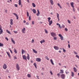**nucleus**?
Listing matches in <instances>:
<instances>
[{
  "label": "nucleus",
  "mask_w": 79,
  "mask_h": 79,
  "mask_svg": "<svg viewBox=\"0 0 79 79\" xmlns=\"http://www.w3.org/2000/svg\"><path fill=\"white\" fill-rule=\"evenodd\" d=\"M51 35H52V37H55V36H56V33L53 32H52L51 33Z\"/></svg>",
  "instance_id": "f257e3e1"
},
{
  "label": "nucleus",
  "mask_w": 79,
  "mask_h": 79,
  "mask_svg": "<svg viewBox=\"0 0 79 79\" xmlns=\"http://www.w3.org/2000/svg\"><path fill=\"white\" fill-rule=\"evenodd\" d=\"M61 78L62 79H65V77H66V76H65V75L64 74H62L61 75Z\"/></svg>",
  "instance_id": "f03ea898"
},
{
  "label": "nucleus",
  "mask_w": 79,
  "mask_h": 79,
  "mask_svg": "<svg viewBox=\"0 0 79 79\" xmlns=\"http://www.w3.org/2000/svg\"><path fill=\"white\" fill-rule=\"evenodd\" d=\"M16 68H17L18 71L19 70V64H17L16 65Z\"/></svg>",
  "instance_id": "7ed1b4c3"
},
{
  "label": "nucleus",
  "mask_w": 79,
  "mask_h": 79,
  "mask_svg": "<svg viewBox=\"0 0 79 79\" xmlns=\"http://www.w3.org/2000/svg\"><path fill=\"white\" fill-rule=\"evenodd\" d=\"M3 69H6V68H7V66H6V64H4L3 65Z\"/></svg>",
  "instance_id": "20e7f679"
},
{
  "label": "nucleus",
  "mask_w": 79,
  "mask_h": 79,
  "mask_svg": "<svg viewBox=\"0 0 79 79\" xmlns=\"http://www.w3.org/2000/svg\"><path fill=\"white\" fill-rule=\"evenodd\" d=\"M25 31H26V28L25 27H24L23 29H22V31L23 33L25 34Z\"/></svg>",
  "instance_id": "39448f33"
},
{
  "label": "nucleus",
  "mask_w": 79,
  "mask_h": 79,
  "mask_svg": "<svg viewBox=\"0 0 79 79\" xmlns=\"http://www.w3.org/2000/svg\"><path fill=\"white\" fill-rule=\"evenodd\" d=\"M36 61L38 62H40L41 61V59L40 58H37L36 59Z\"/></svg>",
  "instance_id": "423d86ee"
},
{
  "label": "nucleus",
  "mask_w": 79,
  "mask_h": 79,
  "mask_svg": "<svg viewBox=\"0 0 79 79\" xmlns=\"http://www.w3.org/2000/svg\"><path fill=\"white\" fill-rule=\"evenodd\" d=\"M54 48L56 50H59V48L58 46H54Z\"/></svg>",
  "instance_id": "0eeeda50"
},
{
  "label": "nucleus",
  "mask_w": 79,
  "mask_h": 79,
  "mask_svg": "<svg viewBox=\"0 0 79 79\" xmlns=\"http://www.w3.org/2000/svg\"><path fill=\"white\" fill-rule=\"evenodd\" d=\"M23 60H25L26 61H27V59H26V56H25V55H23Z\"/></svg>",
  "instance_id": "6e6552de"
},
{
  "label": "nucleus",
  "mask_w": 79,
  "mask_h": 79,
  "mask_svg": "<svg viewBox=\"0 0 79 79\" xmlns=\"http://www.w3.org/2000/svg\"><path fill=\"white\" fill-rule=\"evenodd\" d=\"M37 13L36 14V16H39V15H40V12H39V10L38 9L37 10Z\"/></svg>",
  "instance_id": "1a4fd4ad"
},
{
  "label": "nucleus",
  "mask_w": 79,
  "mask_h": 79,
  "mask_svg": "<svg viewBox=\"0 0 79 79\" xmlns=\"http://www.w3.org/2000/svg\"><path fill=\"white\" fill-rule=\"evenodd\" d=\"M6 53H7V55H8V56H9V58H11V56H10V54L9 52H6Z\"/></svg>",
  "instance_id": "9d476101"
},
{
  "label": "nucleus",
  "mask_w": 79,
  "mask_h": 79,
  "mask_svg": "<svg viewBox=\"0 0 79 79\" xmlns=\"http://www.w3.org/2000/svg\"><path fill=\"white\" fill-rule=\"evenodd\" d=\"M60 72H59L60 74H63V73H64L63 70L61 69L60 70Z\"/></svg>",
  "instance_id": "9b49d317"
},
{
  "label": "nucleus",
  "mask_w": 79,
  "mask_h": 79,
  "mask_svg": "<svg viewBox=\"0 0 79 79\" xmlns=\"http://www.w3.org/2000/svg\"><path fill=\"white\" fill-rule=\"evenodd\" d=\"M56 16L58 19V21H60V19H59V14L58 13H56Z\"/></svg>",
  "instance_id": "f8f14e48"
},
{
  "label": "nucleus",
  "mask_w": 79,
  "mask_h": 79,
  "mask_svg": "<svg viewBox=\"0 0 79 79\" xmlns=\"http://www.w3.org/2000/svg\"><path fill=\"white\" fill-rule=\"evenodd\" d=\"M70 5L72 8H74V3L73 2L70 3Z\"/></svg>",
  "instance_id": "ddd939ff"
},
{
  "label": "nucleus",
  "mask_w": 79,
  "mask_h": 79,
  "mask_svg": "<svg viewBox=\"0 0 79 79\" xmlns=\"http://www.w3.org/2000/svg\"><path fill=\"white\" fill-rule=\"evenodd\" d=\"M27 58L28 60H30V57L29 56V54H27Z\"/></svg>",
  "instance_id": "4468645a"
},
{
  "label": "nucleus",
  "mask_w": 79,
  "mask_h": 79,
  "mask_svg": "<svg viewBox=\"0 0 79 79\" xmlns=\"http://www.w3.org/2000/svg\"><path fill=\"white\" fill-rule=\"evenodd\" d=\"M10 24L11 25H13V19H10Z\"/></svg>",
  "instance_id": "2eb2a0df"
},
{
  "label": "nucleus",
  "mask_w": 79,
  "mask_h": 79,
  "mask_svg": "<svg viewBox=\"0 0 79 79\" xmlns=\"http://www.w3.org/2000/svg\"><path fill=\"white\" fill-rule=\"evenodd\" d=\"M49 22V26H51V24L53 23V22H52V20H51L50 21H49L48 22Z\"/></svg>",
  "instance_id": "dca6fc26"
},
{
  "label": "nucleus",
  "mask_w": 79,
  "mask_h": 79,
  "mask_svg": "<svg viewBox=\"0 0 79 79\" xmlns=\"http://www.w3.org/2000/svg\"><path fill=\"white\" fill-rule=\"evenodd\" d=\"M50 61L51 63L52 64V65H54V63H53V60H52V59H51L50 60Z\"/></svg>",
  "instance_id": "f3484780"
},
{
  "label": "nucleus",
  "mask_w": 79,
  "mask_h": 79,
  "mask_svg": "<svg viewBox=\"0 0 79 79\" xmlns=\"http://www.w3.org/2000/svg\"><path fill=\"white\" fill-rule=\"evenodd\" d=\"M50 2L52 5H53V0H50Z\"/></svg>",
  "instance_id": "a211bd4d"
},
{
  "label": "nucleus",
  "mask_w": 79,
  "mask_h": 79,
  "mask_svg": "<svg viewBox=\"0 0 79 79\" xmlns=\"http://www.w3.org/2000/svg\"><path fill=\"white\" fill-rule=\"evenodd\" d=\"M40 42L41 44H42V43H44L45 42V40H43L40 41Z\"/></svg>",
  "instance_id": "6ab92c4d"
},
{
  "label": "nucleus",
  "mask_w": 79,
  "mask_h": 79,
  "mask_svg": "<svg viewBox=\"0 0 79 79\" xmlns=\"http://www.w3.org/2000/svg\"><path fill=\"white\" fill-rule=\"evenodd\" d=\"M11 40L12 43H13V44H15V41H14V40H13V38H11Z\"/></svg>",
  "instance_id": "aec40b11"
},
{
  "label": "nucleus",
  "mask_w": 79,
  "mask_h": 79,
  "mask_svg": "<svg viewBox=\"0 0 79 79\" xmlns=\"http://www.w3.org/2000/svg\"><path fill=\"white\" fill-rule=\"evenodd\" d=\"M73 69L74 72H75V73H76V72H77V69H76V67H74Z\"/></svg>",
  "instance_id": "412c9836"
},
{
  "label": "nucleus",
  "mask_w": 79,
  "mask_h": 79,
  "mask_svg": "<svg viewBox=\"0 0 79 79\" xmlns=\"http://www.w3.org/2000/svg\"><path fill=\"white\" fill-rule=\"evenodd\" d=\"M19 5H21V0H19Z\"/></svg>",
  "instance_id": "4be33fe9"
},
{
  "label": "nucleus",
  "mask_w": 79,
  "mask_h": 79,
  "mask_svg": "<svg viewBox=\"0 0 79 79\" xmlns=\"http://www.w3.org/2000/svg\"><path fill=\"white\" fill-rule=\"evenodd\" d=\"M0 35H1L2 34H3V30H0Z\"/></svg>",
  "instance_id": "5701e85b"
},
{
  "label": "nucleus",
  "mask_w": 79,
  "mask_h": 79,
  "mask_svg": "<svg viewBox=\"0 0 79 79\" xmlns=\"http://www.w3.org/2000/svg\"><path fill=\"white\" fill-rule=\"evenodd\" d=\"M56 24L57 26H59V27H60V28H61V26L60 25V24L58 23H57Z\"/></svg>",
  "instance_id": "b1692460"
},
{
  "label": "nucleus",
  "mask_w": 79,
  "mask_h": 79,
  "mask_svg": "<svg viewBox=\"0 0 79 79\" xmlns=\"http://www.w3.org/2000/svg\"><path fill=\"white\" fill-rule=\"evenodd\" d=\"M33 12L34 13H35V14L36 13V10H35V9H33Z\"/></svg>",
  "instance_id": "393cba45"
},
{
  "label": "nucleus",
  "mask_w": 79,
  "mask_h": 79,
  "mask_svg": "<svg viewBox=\"0 0 79 79\" xmlns=\"http://www.w3.org/2000/svg\"><path fill=\"white\" fill-rule=\"evenodd\" d=\"M6 32H7V33H8L9 34H11V32H10V31H8V30H6Z\"/></svg>",
  "instance_id": "a878e982"
},
{
  "label": "nucleus",
  "mask_w": 79,
  "mask_h": 79,
  "mask_svg": "<svg viewBox=\"0 0 79 79\" xmlns=\"http://www.w3.org/2000/svg\"><path fill=\"white\" fill-rule=\"evenodd\" d=\"M74 73L73 72H71V76L72 77H74Z\"/></svg>",
  "instance_id": "bb28decb"
},
{
  "label": "nucleus",
  "mask_w": 79,
  "mask_h": 79,
  "mask_svg": "<svg viewBox=\"0 0 79 79\" xmlns=\"http://www.w3.org/2000/svg\"><path fill=\"white\" fill-rule=\"evenodd\" d=\"M33 51L34 53H37V51L35 50V49H33Z\"/></svg>",
  "instance_id": "cd10ccee"
},
{
  "label": "nucleus",
  "mask_w": 79,
  "mask_h": 79,
  "mask_svg": "<svg viewBox=\"0 0 79 79\" xmlns=\"http://www.w3.org/2000/svg\"><path fill=\"white\" fill-rule=\"evenodd\" d=\"M0 47H3V44L0 43Z\"/></svg>",
  "instance_id": "c85d7f7f"
},
{
  "label": "nucleus",
  "mask_w": 79,
  "mask_h": 79,
  "mask_svg": "<svg viewBox=\"0 0 79 79\" xmlns=\"http://www.w3.org/2000/svg\"><path fill=\"white\" fill-rule=\"evenodd\" d=\"M44 31H45V32L46 33V34H48V31H47V29H45Z\"/></svg>",
  "instance_id": "c756f323"
},
{
  "label": "nucleus",
  "mask_w": 79,
  "mask_h": 79,
  "mask_svg": "<svg viewBox=\"0 0 79 79\" xmlns=\"http://www.w3.org/2000/svg\"><path fill=\"white\" fill-rule=\"evenodd\" d=\"M32 5L33 6V7H35V4L34 3H32Z\"/></svg>",
  "instance_id": "7c9ffc66"
},
{
  "label": "nucleus",
  "mask_w": 79,
  "mask_h": 79,
  "mask_svg": "<svg viewBox=\"0 0 79 79\" xmlns=\"http://www.w3.org/2000/svg\"><path fill=\"white\" fill-rule=\"evenodd\" d=\"M14 52L15 53H17V51L15 48H14Z\"/></svg>",
  "instance_id": "2f4dec72"
},
{
  "label": "nucleus",
  "mask_w": 79,
  "mask_h": 79,
  "mask_svg": "<svg viewBox=\"0 0 79 79\" xmlns=\"http://www.w3.org/2000/svg\"><path fill=\"white\" fill-rule=\"evenodd\" d=\"M34 65L35 66V68H37V65H36V63H34Z\"/></svg>",
  "instance_id": "473e14b6"
},
{
  "label": "nucleus",
  "mask_w": 79,
  "mask_h": 79,
  "mask_svg": "<svg viewBox=\"0 0 79 79\" xmlns=\"http://www.w3.org/2000/svg\"><path fill=\"white\" fill-rule=\"evenodd\" d=\"M48 21L49 22L50 21V19H51V18L50 17H48Z\"/></svg>",
  "instance_id": "72a5a7b5"
},
{
  "label": "nucleus",
  "mask_w": 79,
  "mask_h": 79,
  "mask_svg": "<svg viewBox=\"0 0 79 79\" xmlns=\"http://www.w3.org/2000/svg\"><path fill=\"white\" fill-rule=\"evenodd\" d=\"M25 51L24 50L22 49V54H23V53H24V52Z\"/></svg>",
  "instance_id": "f704fd0d"
},
{
  "label": "nucleus",
  "mask_w": 79,
  "mask_h": 79,
  "mask_svg": "<svg viewBox=\"0 0 79 79\" xmlns=\"http://www.w3.org/2000/svg\"><path fill=\"white\" fill-rule=\"evenodd\" d=\"M60 39H61V40H63V36H62L60 37Z\"/></svg>",
  "instance_id": "c9c22d12"
},
{
  "label": "nucleus",
  "mask_w": 79,
  "mask_h": 79,
  "mask_svg": "<svg viewBox=\"0 0 79 79\" xmlns=\"http://www.w3.org/2000/svg\"><path fill=\"white\" fill-rule=\"evenodd\" d=\"M27 17H29V12H27Z\"/></svg>",
  "instance_id": "e433bc0d"
},
{
  "label": "nucleus",
  "mask_w": 79,
  "mask_h": 79,
  "mask_svg": "<svg viewBox=\"0 0 79 79\" xmlns=\"http://www.w3.org/2000/svg\"><path fill=\"white\" fill-rule=\"evenodd\" d=\"M27 77H31V75L30 74H27Z\"/></svg>",
  "instance_id": "4c0bfd02"
},
{
  "label": "nucleus",
  "mask_w": 79,
  "mask_h": 79,
  "mask_svg": "<svg viewBox=\"0 0 79 79\" xmlns=\"http://www.w3.org/2000/svg\"><path fill=\"white\" fill-rule=\"evenodd\" d=\"M65 27V26H64V25L63 24V25H62V26H61V28L62 27L64 28V27Z\"/></svg>",
  "instance_id": "58836bf2"
},
{
  "label": "nucleus",
  "mask_w": 79,
  "mask_h": 79,
  "mask_svg": "<svg viewBox=\"0 0 79 79\" xmlns=\"http://www.w3.org/2000/svg\"><path fill=\"white\" fill-rule=\"evenodd\" d=\"M60 73H58L57 74V76H58V77H60Z\"/></svg>",
  "instance_id": "ea45409f"
},
{
  "label": "nucleus",
  "mask_w": 79,
  "mask_h": 79,
  "mask_svg": "<svg viewBox=\"0 0 79 79\" xmlns=\"http://www.w3.org/2000/svg\"><path fill=\"white\" fill-rule=\"evenodd\" d=\"M63 52H66V50H65V49H64L63 48Z\"/></svg>",
  "instance_id": "a19ab883"
},
{
  "label": "nucleus",
  "mask_w": 79,
  "mask_h": 79,
  "mask_svg": "<svg viewBox=\"0 0 79 79\" xmlns=\"http://www.w3.org/2000/svg\"><path fill=\"white\" fill-rule=\"evenodd\" d=\"M14 33H15V34H17L18 33V31H14Z\"/></svg>",
  "instance_id": "79ce46f5"
},
{
  "label": "nucleus",
  "mask_w": 79,
  "mask_h": 79,
  "mask_svg": "<svg viewBox=\"0 0 79 79\" xmlns=\"http://www.w3.org/2000/svg\"><path fill=\"white\" fill-rule=\"evenodd\" d=\"M13 15H14L15 16H18V15H17V14L15 13H13Z\"/></svg>",
  "instance_id": "37998d69"
},
{
  "label": "nucleus",
  "mask_w": 79,
  "mask_h": 79,
  "mask_svg": "<svg viewBox=\"0 0 79 79\" xmlns=\"http://www.w3.org/2000/svg\"><path fill=\"white\" fill-rule=\"evenodd\" d=\"M46 58L47 60H49V58H48V57L47 56H46Z\"/></svg>",
  "instance_id": "c03bdc74"
},
{
  "label": "nucleus",
  "mask_w": 79,
  "mask_h": 79,
  "mask_svg": "<svg viewBox=\"0 0 79 79\" xmlns=\"http://www.w3.org/2000/svg\"><path fill=\"white\" fill-rule=\"evenodd\" d=\"M32 24H33V25H34V21H32Z\"/></svg>",
  "instance_id": "a18cd8bd"
},
{
  "label": "nucleus",
  "mask_w": 79,
  "mask_h": 79,
  "mask_svg": "<svg viewBox=\"0 0 79 79\" xmlns=\"http://www.w3.org/2000/svg\"><path fill=\"white\" fill-rule=\"evenodd\" d=\"M58 35H59V37H61L62 36V35L61 34H59Z\"/></svg>",
  "instance_id": "49530a36"
},
{
  "label": "nucleus",
  "mask_w": 79,
  "mask_h": 79,
  "mask_svg": "<svg viewBox=\"0 0 79 79\" xmlns=\"http://www.w3.org/2000/svg\"><path fill=\"white\" fill-rule=\"evenodd\" d=\"M14 6H15V7H18V5H17V4H15L14 5Z\"/></svg>",
  "instance_id": "de8ad7c7"
},
{
  "label": "nucleus",
  "mask_w": 79,
  "mask_h": 79,
  "mask_svg": "<svg viewBox=\"0 0 79 79\" xmlns=\"http://www.w3.org/2000/svg\"><path fill=\"white\" fill-rule=\"evenodd\" d=\"M69 73V72H68L67 70H66V71H65V73H66V74H68V73Z\"/></svg>",
  "instance_id": "09e8293b"
},
{
  "label": "nucleus",
  "mask_w": 79,
  "mask_h": 79,
  "mask_svg": "<svg viewBox=\"0 0 79 79\" xmlns=\"http://www.w3.org/2000/svg\"><path fill=\"white\" fill-rule=\"evenodd\" d=\"M74 52V53L76 55H77V53L76 52L74 51V52Z\"/></svg>",
  "instance_id": "8fccbe9b"
},
{
  "label": "nucleus",
  "mask_w": 79,
  "mask_h": 79,
  "mask_svg": "<svg viewBox=\"0 0 79 79\" xmlns=\"http://www.w3.org/2000/svg\"><path fill=\"white\" fill-rule=\"evenodd\" d=\"M9 50L10 52L11 53L13 54V52H12V51H11V49H10Z\"/></svg>",
  "instance_id": "3c124183"
},
{
  "label": "nucleus",
  "mask_w": 79,
  "mask_h": 79,
  "mask_svg": "<svg viewBox=\"0 0 79 79\" xmlns=\"http://www.w3.org/2000/svg\"><path fill=\"white\" fill-rule=\"evenodd\" d=\"M68 22L69 24H71V22L69 20H68Z\"/></svg>",
  "instance_id": "603ef678"
},
{
  "label": "nucleus",
  "mask_w": 79,
  "mask_h": 79,
  "mask_svg": "<svg viewBox=\"0 0 79 79\" xmlns=\"http://www.w3.org/2000/svg\"><path fill=\"white\" fill-rule=\"evenodd\" d=\"M7 11H8V10H5V13H7Z\"/></svg>",
  "instance_id": "864d4df0"
},
{
  "label": "nucleus",
  "mask_w": 79,
  "mask_h": 79,
  "mask_svg": "<svg viewBox=\"0 0 79 79\" xmlns=\"http://www.w3.org/2000/svg\"><path fill=\"white\" fill-rule=\"evenodd\" d=\"M50 73L52 75H53V73H52V71H50Z\"/></svg>",
  "instance_id": "5fc2aeb1"
},
{
  "label": "nucleus",
  "mask_w": 79,
  "mask_h": 79,
  "mask_svg": "<svg viewBox=\"0 0 79 79\" xmlns=\"http://www.w3.org/2000/svg\"><path fill=\"white\" fill-rule=\"evenodd\" d=\"M31 42L32 43H34V39L32 40Z\"/></svg>",
  "instance_id": "6e6d98bb"
},
{
  "label": "nucleus",
  "mask_w": 79,
  "mask_h": 79,
  "mask_svg": "<svg viewBox=\"0 0 79 79\" xmlns=\"http://www.w3.org/2000/svg\"><path fill=\"white\" fill-rule=\"evenodd\" d=\"M16 19H19V18L18 17V15H17V16H16Z\"/></svg>",
  "instance_id": "4d7b16f0"
},
{
  "label": "nucleus",
  "mask_w": 79,
  "mask_h": 79,
  "mask_svg": "<svg viewBox=\"0 0 79 79\" xmlns=\"http://www.w3.org/2000/svg\"><path fill=\"white\" fill-rule=\"evenodd\" d=\"M0 30H2V26L1 25H0Z\"/></svg>",
  "instance_id": "13d9d810"
},
{
  "label": "nucleus",
  "mask_w": 79,
  "mask_h": 79,
  "mask_svg": "<svg viewBox=\"0 0 79 79\" xmlns=\"http://www.w3.org/2000/svg\"><path fill=\"white\" fill-rule=\"evenodd\" d=\"M17 59V58L15 56L14 57V60H16Z\"/></svg>",
  "instance_id": "bf43d9fd"
},
{
  "label": "nucleus",
  "mask_w": 79,
  "mask_h": 79,
  "mask_svg": "<svg viewBox=\"0 0 79 79\" xmlns=\"http://www.w3.org/2000/svg\"><path fill=\"white\" fill-rule=\"evenodd\" d=\"M6 39L7 40V41H8V38H7V37H6Z\"/></svg>",
  "instance_id": "052dcab7"
},
{
  "label": "nucleus",
  "mask_w": 79,
  "mask_h": 79,
  "mask_svg": "<svg viewBox=\"0 0 79 79\" xmlns=\"http://www.w3.org/2000/svg\"><path fill=\"white\" fill-rule=\"evenodd\" d=\"M29 21H31V16H30L29 17Z\"/></svg>",
  "instance_id": "680f3d73"
},
{
  "label": "nucleus",
  "mask_w": 79,
  "mask_h": 79,
  "mask_svg": "<svg viewBox=\"0 0 79 79\" xmlns=\"http://www.w3.org/2000/svg\"><path fill=\"white\" fill-rule=\"evenodd\" d=\"M65 31H68V29L66 28H65Z\"/></svg>",
  "instance_id": "e2e57ef3"
},
{
  "label": "nucleus",
  "mask_w": 79,
  "mask_h": 79,
  "mask_svg": "<svg viewBox=\"0 0 79 79\" xmlns=\"http://www.w3.org/2000/svg\"><path fill=\"white\" fill-rule=\"evenodd\" d=\"M54 40H56V37H54Z\"/></svg>",
  "instance_id": "0e129e2a"
},
{
  "label": "nucleus",
  "mask_w": 79,
  "mask_h": 79,
  "mask_svg": "<svg viewBox=\"0 0 79 79\" xmlns=\"http://www.w3.org/2000/svg\"><path fill=\"white\" fill-rule=\"evenodd\" d=\"M26 25H29V24L28 23V22L26 23Z\"/></svg>",
  "instance_id": "69168bd1"
},
{
  "label": "nucleus",
  "mask_w": 79,
  "mask_h": 79,
  "mask_svg": "<svg viewBox=\"0 0 79 79\" xmlns=\"http://www.w3.org/2000/svg\"><path fill=\"white\" fill-rule=\"evenodd\" d=\"M6 73H9V70H6Z\"/></svg>",
  "instance_id": "338daca9"
},
{
  "label": "nucleus",
  "mask_w": 79,
  "mask_h": 79,
  "mask_svg": "<svg viewBox=\"0 0 79 79\" xmlns=\"http://www.w3.org/2000/svg\"><path fill=\"white\" fill-rule=\"evenodd\" d=\"M68 48H70V45L69 44H68Z\"/></svg>",
  "instance_id": "774afa93"
}]
</instances>
